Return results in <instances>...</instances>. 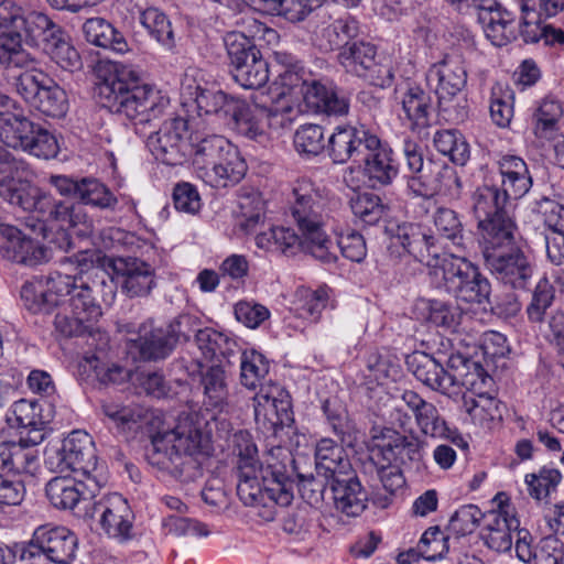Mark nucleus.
<instances>
[{"label": "nucleus", "instance_id": "obj_1", "mask_svg": "<svg viewBox=\"0 0 564 564\" xmlns=\"http://www.w3.org/2000/svg\"><path fill=\"white\" fill-rule=\"evenodd\" d=\"M234 453L237 456V495L241 502L258 510L264 521L274 520L278 507H286L293 499V476L302 499L314 508L329 505L330 476L327 474L289 473L281 463H268L264 467L258 457V448L247 431L232 436Z\"/></svg>", "mask_w": 564, "mask_h": 564}, {"label": "nucleus", "instance_id": "obj_2", "mask_svg": "<svg viewBox=\"0 0 564 564\" xmlns=\"http://www.w3.org/2000/svg\"><path fill=\"white\" fill-rule=\"evenodd\" d=\"M326 205V197L310 180L296 181L292 189L290 213L299 234L292 228L272 227L256 236L257 247L286 256L303 251L322 263H335L334 246L325 231L329 218Z\"/></svg>", "mask_w": 564, "mask_h": 564}, {"label": "nucleus", "instance_id": "obj_3", "mask_svg": "<svg viewBox=\"0 0 564 564\" xmlns=\"http://www.w3.org/2000/svg\"><path fill=\"white\" fill-rule=\"evenodd\" d=\"M97 96L101 107L120 113L135 124L160 118L170 107V98L149 84L130 65L108 64L99 69Z\"/></svg>", "mask_w": 564, "mask_h": 564}, {"label": "nucleus", "instance_id": "obj_4", "mask_svg": "<svg viewBox=\"0 0 564 564\" xmlns=\"http://www.w3.org/2000/svg\"><path fill=\"white\" fill-rule=\"evenodd\" d=\"M209 452L208 437L198 427L182 424L154 434L147 449V458L151 465L175 479L191 482L203 476V464Z\"/></svg>", "mask_w": 564, "mask_h": 564}, {"label": "nucleus", "instance_id": "obj_5", "mask_svg": "<svg viewBox=\"0 0 564 564\" xmlns=\"http://www.w3.org/2000/svg\"><path fill=\"white\" fill-rule=\"evenodd\" d=\"M61 265L65 272L54 271L50 291L57 293L59 304L67 311L79 316L76 326L88 323L94 327L102 312L84 276L93 265V252L82 251L64 257Z\"/></svg>", "mask_w": 564, "mask_h": 564}, {"label": "nucleus", "instance_id": "obj_6", "mask_svg": "<svg viewBox=\"0 0 564 564\" xmlns=\"http://www.w3.org/2000/svg\"><path fill=\"white\" fill-rule=\"evenodd\" d=\"M427 80H436L435 94L440 116L447 122L458 124L469 117V105L465 94L467 70L463 55L457 51L447 53L427 73Z\"/></svg>", "mask_w": 564, "mask_h": 564}, {"label": "nucleus", "instance_id": "obj_7", "mask_svg": "<svg viewBox=\"0 0 564 564\" xmlns=\"http://www.w3.org/2000/svg\"><path fill=\"white\" fill-rule=\"evenodd\" d=\"M432 274L435 286L458 301L478 305L490 303V281L466 257L444 254Z\"/></svg>", "mask_w": 564, "mask_h": 564}, {"label": "nucleus", "instance_id": "obj_8", "mask_svg": "<svg viewBox=\"0 0 564 564\" xmlns=\"http://www.w3.org/2000/svg\"><path fill=\"white\" fill-rule=\"evenodd\" d=\"M0 140L7 147L46 160L58 153L55 135L22 115L0 112Z\"/></svg>", "mask_w": 564, "mask_h": 564}, {"label": "nucleus", "instance_id": "obj_9", "mask_svg": "<svg viewBox=\"0 0 564 564\" xmlns=\"http://www.w3.org/2000/svg\"><path fill=\"white\" fill-rule=\"evenodd\" d=\"M224 44L232 78L246 89H258L269 80V65L256 43L240 33L228 32Z\"/></svg>", "mask_w": 564, "mask_h": 564}, {"label": "nucleus", "instance_id": "obj_10", "mask_svg": "<svg viewBox=\"0 0 564 564\" xmlns=\"http://www.w3.org/2000/svg\"><path fill=\"white\" fill-rule=\"evenodd\" d=\"M77 538L65 527L37 528L31 541L21 545V560L26 564H70Z\"/></svg>", "mask_w": 564, "mask_h": 564}, {"label": "nucleus", "instance_id": "obj_11", "mask_svg": "<svg viewBox=\"0 0 564 564\" xmlns=\"http://www.w3.org/2000/svg\"><path fill=\"white\" fill-rule=\"evenodd\" d=\"M45 465L55 473L73 471L78 477H97V456L91 436L84 431H73L59 447L46 452Z\"/></svg>", "mask_w": 564, "mask_h": 564}, {"label": "nucleus", "instance_id": "obj_12", "mask_svg": "<svg viewBox=\"0 0 564 564\" xmlns=\"http://www.w3.org/2000/svg\"><path fill=\"white\" fill-rule=\"evenodd\" d=\"M337 61L347 73L365 79L372 86L386 88L393 82L391 66L379 59L377 47L369 42L351 43L338 53Z\"/></svg>", "mask_w": 564, "mask_h": 564}, {"label": "nucleus", "instance_id": "obj_13", "mask_svg": "<svg viewBox=\"0 0 564 564\" xmlns=\"http://www.w3.org/2000/svg\"><path fill=\"white\" fill-rule=\"evenodd\" d=\"M147 147L156 160L166 165L183 164L191 148L187 119L182 116L165 119L159 130L148 137Z\"/></svg>", "mask_w": 564, "mask_h": 564}, {"label": "nucleus", "instance_id": "obj_14", "mask_svg": "<svg viewBox=\"0 0 564 564\" xmlns=\"http://www.w3.org/2000/svg\"><path fill=\"white\" fill-rule=\"evenodd\" d=\"M87 513L90 518H98L102 531L119 543H126L134 538V513L120 494H109L94 501Z\"/></svg>", "mask_w": 564, "mask_h": 564}, {"label": "nucleus", "instance_id": "obj_15", "mask_svg": "<svg viewBox=\"0 0 564 564\" xmlns=\"http://www.w3.org/2000/svg\"><path fill=\"white\" fill-rule=\"evenodd\" d=\"M486 268L501 283L514 290H525L533 275V264L517 245L482 257Z\"/></svg>", "mask_w": 564, "mask_h": 564}, {"label": "nucleus", "instance_id": "obj_16", "mask_svg": "<svg viewBox=\"0 0 564 564\" xmlns=\"http://www.w3.org/2000/svg\"><path fill=\"white\" fill-rule=\"evenodd\" d=\"M175 330L166 325L156 326L147 321L139 326L135 337L127 341V351L134 360L160 361L175 348Z\"/></svg>", "mask_w": 564, "mask_h": 564}, {"label": "nucleus", "instance_id": "obj_17", "mask_svg": "<svg viewBox=\"0 0 564 564\" xmlns=\"http://www.w3.org/2000/svg\"><path fill=\"white\" fill-rule=\"evenodd\" d=\"M1 258L28 267H36L51 258L50 249L26 236L18 227L0 220Z\"/></svg>", "mask_w": 564, "mask_h": 564}, {"label": "nucleus", "instance_id": "obj_18", "mask_svg": "<svg viewBox=\"0 0 564 564\" xmlns=\"http://www.w3.org/2000/svg\"><path fill=\"white\" fill-rule=\"evenodd\" d=\"M108 268L117 276L121 292L130 299L148 296L156 285L154 268L142 259L110 258Z\"/></svg>", "mask_w": 564, "mask_h": 564}, {"label": "nucleus", "instance_id": "obj_19", "mask_svg": "<svg viewBox=\"0 0 564 564\" xmlns=\"http://www.w3.org/2000/svg\"><path fill=\"white\" fill-rule=\"evenodd\" d=\"M376 438L380 454L388 464L411 468L419 466L423 459L425 442L412 430L406 435L393 427H382Z\"/></svg>", "mask_w": 564, "mask_h": 564}, {"label": "nucleus", "instance_id": "obj_20", "mask_svg": "<svg viewBox=\"0 0 564 564\" xmlns=\"http://www.w3.org/2000/svg\"><path fill=\"white\" fill-rule=\"evenodd\" d=\"M373 135L365 126L340 124L328 138L326 151L335 164L358 162L367 147L373 144Z\"/></svg>", "mask_w": 564, "mask_h": 564}, {"label": "nucleus", "instance_id": "obj_21", "mask_svg": "<svg viewBox=\"0 0 564 564\" xmlns=\"http://www.w3.org/2000/svg\"><path fill=\"white\" fill-rule=\"evenodd\" d=\"M101 482L98 477H66L52 478L45 487L46 497L57 509L73 510L80 501L95 498Z\"/></svg>", "mask_w": 564, "mask_h": 564}, {"label": "nucleus", "instance_id": "obj_22", "mask_svg": "<svg viewBox=\"0 0 564 564\" xmlns=\"http://www.w3.org/2000/svg\"><path fill=\"white\" fill-rule=\"evenodd\" d=\"M182 367L188 376L200 375V384L203 387V406L207 411H213L218 414L229 413L231 408V400L229 398L228 384L225 370L220 366H212L205 373H202L203 361L196 358L189 365Z\"/></svg>", "mask_w": 564, "mask_h": 564}, {"label": "nucleus", "instance_id": "obj_23", "mask_svg": "<svg viewBox=\"0 0 564 564\" xmlns=\"http://www.w3.org/2000/svg\"><path fill=\"white\" fill-rule=\"evenodd\" d=\"M0 21H4L10 29L17 31L21 42L23 37H26L40 47L51 39L50 35L55 34V30L61 29L43 13L30 12L28 15H23L20 8H14L6 2L0 3Z\"/></svg>", "mask_w": 564, "mask_h": 564}, {"label": "nucleus", "instance_id": "obj_24", "mask_svg": "<svg viewBox=\"0 0 564 564\" xmlns=\"http://www.w3.org/2000/svg\"><path fill=\"white\" fill-rule=\"evenodd\" d=\"M409 191L423 198H432L435 195L458 197L460 180L456 172L446 165H430L420 174L408 178Z\"/></svg>", "mask_w": 564, "mask_h": 564}, {"label": "nucleus", "instance_id": "obj_25", "mask_svg": "<svg viewBox=\"0 0 564 564\" xmlns=\"http://www.w3.org/2000/svg\"><path fill=\"white\" fill-rule=\"evenodd\" d=\"M182 94L195 102L199 116H215L225 124L241 100L220 89L204 87L192 79L185 80Z\"/></svg>", "mask_w": 564, "mask_h": 564}, {"label": "nucleus", "instance_id": "obj_26", "mask_svg": "<svg viewBox=\"0 0 564 564\" xmlns=\"http://www.w3.org/2000/svg\"><path fill=\"white\" fill-rule=\"evenodd\" d=\"M330 503L336 511L351 518L359 517L366 510L368 492L352 469L330 479Z\"/></svg>", "mask_w": 564, "mask_h": 564}, {"label": "nucleus", "instance_id": "obj_27", "mask_svg": "<svg viewBox=\"0 0 564 564\" xmlns=\"http://www.w3.org/2000/svg\"><path fill=\"white\" fill-rule=\"evenodd\" d=\"M357 163L362 165V174L372 187L391 184L399 172L393 150L377 134L373 135V144L366 148Z\"/></svg>", "mask_w": 564, "mask_h": 564}, {"label": "nucleus", "instance_id": "obj_28", "mask_svg": "<svg viewBox=\"0 0 564 564\" xmlns=\"http://www.w3.org/2000/svg\"><path fill=\"white\" fill-rule=\"evenodd\" d=\"M394 239L419 262L432 267L433 270L440 264L442 258L438 256L436 238L426 227L414 223L400 224Z\"/></svg>", "mask_w": 564, "mask_h": 564}, {"label": "nucleus", "instance_id": "obj_29", "mask_svg": "<svg viewBox=\"0 0 564 564\" xmlns=\"http://www.w3.org/2000/svg\"><path fill=\"white\" fill-rule=\"evenodd\" d=\"M487 39L496 46H503L518 36L516 17L502 8L496 0H484V4L476 13Z\"/></svg>", "mask_w": 564, "mask_h": 564}, {"label": "nucleus", "instance_id": "obj_30", "mask_svg": "<svg viewBox=\"0 0 564 564\" xmlns=\"http://www.w3.org/2000/svg\"><path fill=\"white\" fill-rule=\"evenodd\" d=\"M307 110L327 116H344L349 111V101L327 79L312 78L302 96Z\"/></svg>", "mask_w": 564, "mask_h": 564}, {"label": "nucleus", "instance_id": "obj_31", "mask_svg": "<svg viewBox=\"0 0 564 564\" xmlns=\"http://www.w3.org/2000/svg\"><path fill=\"white\" fill-rule=\"evenodd\" d=\"M444 355L435 357L424 351H414L406 356L408 370L429 389L447 394L451 390L447 383Z\"/></svg>", "mask_w": 564, "mask_h": 564}, {"label": "nucleus", "instance_id": "obj_32", "mask_svg": "<svg viewBox=\"0 0 564 564\" xmlns=\"http://www.w3.org/2000/svg\"><path fill=\"white\" fill-rule=\"evenodd\" d=\"M0 197L11 205L25 212H37L40 215L50 205V197L41 194L40 189L30 182L6 175L0 181Z\"/></svg>", "mask_w": 564, "mask_h": 564}, {"label": "nucleus", "instance_id": "obj_33", "mask_svg": "<svg viewBox=\"0 0 564 564\" xmlns=\"http://www.w3.org/2000/svg\"><path fill=\"white\" fill-rule=\"evenodd\" d=\"M447 383L449 390L454 387L463 386L468 389H481L488 382H491V377L486 372L484 367L478 362L462 354H452L445 359L443 357Z\"/></svg>", "mask_w": 564, "mask_h": 564}, {"label": "nucleus", "instance_id": "obj_34", "mask_svg": "<svg viewBox=\"0 0 564 564\" xmlns=\"http://www.w3.org/2000/svg\"><path fill=\"white\" fill-rule=\"evenodd\" d=\"M234 144L223 135L196 134L191 138L189 155L193 158V165L199 178L205 177V173L215 169V165L227 153L228 148Z\"/></svg>", "mask_w": 564, "mask_h": 564}, {"label": "nucleus", "instance_id": "obj_35", "mask_svg": "<svg viewBox=\"0 0 564 564\" xmlns=\"http://www.w3.org/2000/svg\"><path fill=\"white\" fill-rule=\"evenodd\" d=\"M401 105L405 118L410 121L412 132L427 137L430 119L433 111V100L429 91L416 85H410L402 93Z\"/></svg>", "mask_w": 564, "mask_h": 564}, {"label": "nucleus", "instance_id": "obj_36", "mask_svg": "<svg viewBox=\"0 0 564 564\" xmlns=\"http://www.w3.org/2000/svg\"><path fill=\"white\" fill-rule=\"evenodd\" d=\"M481 235V253L495 252L516 243L517 225L508 212L482 220L478 225Z\"/></svg>", "mask_w": 564, "mask_h": 564}, {"label": "nucleus", "instance_id": "obj_37", "mask_svg": "<svg viewBox=\"0 0 564 564\" xmlns=\"http://www.w3.org/2000/svg\"><path fill=\"white\" fill-rule=\"evenodd\" d=\"M519 520L509 517L507 512H489L486 516V524L480 531V539L485 545L497 552H508L512 547V531L518 530Z\"/></svg>", "mask_w": 564, "mask_h": 564}, {"label": "nucleus", "instance_id": "obj_38", "mask_svg": "<svg viewBox=\"0 0 564 564\" xmlns=\"http://www.w3.org/2000/svg\"><path fill=\"white\" fill-rule=\"evenodd\" d=\"M33 64L36 61L23 48L19 33L0 21V70L3 76L17 68H31Z\"/></svg>", "mask_w": 564, "mask_h": 564}, {"label": "nucleus", "instance_id": "obj_39", "mask_svg": "<svg viewBox=\"0 0 564 564\" xmlns=\"http://www.w3.org/2000/svg\"><path fill=\"white\" fill-rule=\"evenodd\" d=\"M248 171V165L238 148H228L227 153L209 172L205 173L203 182L213 188H226L237 185Z\"/></svg>", "mask_w": 564, "mask_h": 564}, {"label": "nucleus", "instance_id": "obj_40", "mask_svg": "<svg viewBox=\"0 0 564 564\" xmlns=\"http://www.w3.org/2000/svg\"><path fill=\"white\" fill-rule=\"evenodd\" d=\"M41 404L36 401L21 399L13 403L7 422L11 427L29 429V441L36 445L44 440L43 427L46 421L41 414Z\"/></svg>", "mask_w": 564, "mask_h": 564}, {"label": "nucleus", "instance_id": "obj_41", "mask_svg": "<svg viewBox=\"0 0 564 564\" xmlns=\"http://www.w3.org/2000/svg\"><path fill=\"white\" fill-rule=\"evenodd\" d=\"M41 217L61 224V227L68 226L77 228L79 236H88L93 232L94 221L85 212L82 203L52 202L45 206Z\"/></svg>", "mask_w": 564, "mask_h": 564}, {"label": "nucleus", "instance_id": "obj_42", "mask_svg": "<svg viewBox=\"0 0 564 564\" xmlns=\"http://www.w3.org/2000/svg\"><path fill=\"white\" fill-rule=\"evenodd\" d=\"M86 41L95 46L123 54L129 51L123 34L104 18H89L83 24Z\"/></svg>", "mask_w": 564, "mask_h": 564}, {"label": "nucleus", "instance_id": "obj_43", "mask_svg": "<svg viewBox=\"0 0 564 564\" xmlns=\"http://www.w3.org/2000/svg\"><path fill=\"white\" fill-rule=\"evenodd\" d=\"M562 102L551 96L541 100L532 116L533 134L541 140H552L560 130V119L563 116Z\"/></svg>", "mask_w": 564, "mask_h": 564}, {"label": "nucleus", "instance_id": "obj_44", "mask_svg": "<svg viewBox=\"0 0 564 564\" xmlns=\"http://www.w3.org/2000/svg\"><path fill=\"white\" fill-rule=\"evenodd\" d=\"M351 469V465L341 446L330 438H322L315 449V470L334 478L339 473Z\"/></svg>", "mask_w": 564, "mask_h": 564}, {"label": "nucleus", "instance_id": "obj_45", "mask_svg": "<svg viewBox=\"0 0 564 564\" xmlns=\"http://www.w3.org/2000/svg\"><path fill=\"white\" fill-rule=\"evenodd\" d=\"M50 40L41 47L61 68L74 72L82 67V59L76 48L70 44L69 36L61 28L55 30V34L50 35Z\"/></svg>", "mask_w": 564, "mask_h": 564}, {"label": "nucleus", "instance_id": "obj_46", "mask_svg": "<svg viewBox=\"0 0 564 564\" xmlns=\"http://www.w3.org/2000/svg\"><path fill=\"white\" fill-rule=\"evenodd\" d=\"M53 279L54 272L45 279V283L36 281L25 282L22 285L21 299L30 311L34 313H50L59 304L61 299H58L57 293L50 291Z\"/></svg>", "mask_w": 564, "mask_h": 564}, {"label": "nucleus", "instance_id": "obj_47", "mask_svg": "<svg viewBox=\"0 0 564 564\" xmlns=\"http://www.w3.org/2000/svg\"><path fill=\"white\" fill-rule=\"evenodd\" d=\"M473 212L478 220H487L508 212L506 206L509 198L497 186H482L473 194Z\"/></svg>", "mask_w": 564, "mask_h": 564}, {"label": "nucleus", "instance_id": "obj_48", "mask_svg": "<svg viewBox=\"0 0 564 564\" xmlns=\"http://www.w3.org/2000/svg\"><path fill=\"white\" fill-rule=\"evenodd\" d=\"M323 413L333 432L340 437L343 444L351 446L356 441V424L348 416L343 402L337 398H328L322 404Z\"/></svg>", "mask_w": 564, "mask_h": 564}, {"label": "nucleus", "instance_id": "obj_49", "mask_svg": "<svg viewBox=\"0 0 564 564\" xmlns=\"http://www.w3.org/2000/svg\"><path fill=\"white\" fill-rule=\"evenodd\" d=\"M41 78L44 79V86L32 107L46 117L63 118L68 110L65 90L48 76Z\"/></svg>", "mask_w": 564, "mask_h": 564}, {"label": "nucleus", "instance_id": "obj_50", "mask_svg": "<svg viewBox=\"0 0 564 564\" xmlns=\"http://www.w3.org/2000/svg\"><path fill=\"white\" fill-rule=\"evenodd\" d=\"M80 184L77 198L79 203L101 210H116L119 204L118 197L107 185L94 177H82Z\"/></svg>", "mask_w": 564, "mask_h": 564}, {"label": "nucleus", "instance_id": "obj_51", "mask_svg": "<svg viewBox=\"0 0 564 564\" xmlns=\"http://www.w3.org/2000/svg\"><path fill=\"white\" fill-rule=\"evenodd\" d=\"M8 459L9 475L13 473L33 476L39 469L37 449L29 437L21 438L19 443L8 442Z\"/></svg>", "mask_w": 564, "mask_h": 564}, {"label": "nucleus", "instance_id": "obj_52", "mask_svg": "<svg viewBox=\"0 0 564 564\" xmlns=\"http://www.w3.org/2000/svg\"><path fill=\"white\" fill-rule=\"evenodd\" d=\"M141 24L149 34L166 50H173L176 45L172 23L160 9L150 7L140 14Z\"/></svg>", "mask_w": 564, "mask_h": 564}, {"label": "nucleus", "instance_id": "obj_53", "mask_svg": "<svg viewBox=\"0 0 564 564\" xmlns=\"http://www.w3.org/2000/svg\"><path fill=\"white\" fill-rule=\"evenodd\" d=\"M41 76L47 75L36 70L35 64H33L31 68H17L4 77L23 100L32 107L44 86V79Z\"/></svg>", "mask_w": 564, "mask_h": 564}, {"label": "nucleus", "instance_id": "obj_54", "mask_svg": "<svg viewBox=\"0 0 564 564\" xmlns=\"http://www.w3.org/2000/svg\"><path fill=\"white\" fill-rule=\"evenodd\" d=\"M420 432L433 438L449 440L453 444L460 446L464 444L463 437L456 430H452L445 419L441 415L438 409L431 403L427 410L417 417L415 422Z\"/></svg>", "mask_w": 564, "mask_h": 564}, {"label": "nucleus", "instance_id": "obj_55", "mask_svg": "<svg viewBox=\"0 0 564 564\" xmlns=\"http://www.w3.org/2000/svg\"><path fill=\"white\" fill-rule=\"evenodd\" d=\"M433 144L440 153L449 156L451 161L457 165H465L469 159V145L458 130L436 131Z\"/></svg>", "mask_w": 564, "mask_h": 564}, {"label": "nucleus", "instance_id": "obj_56", "mask_svg": "<svg viewBox=\"0 0 564 564\" xmlns=\"http://www.w3.org/2000/svg\"><path fill=\"white\" fill-rule=\"evenodd\" d=\"M240 214V228L251 232L263 220L265 203L261 194L256 189H241L238 197Z\"/></svg>", "mask_w": 564, "mask_h": 564}, {"label": "nucleus", "instance_id": "obj_57", "mask_svg": "<svg viewBox=\"0 0 564 564\" xmlns=\"http://www.w3.org/2000/svg\"><path fill=\"white\" fill-rule=\"evenodd\" d=\"M80 375H86L87 380L97 381L100 384L118 383L123 379L124 370L116 365L105 364L96 354L86 355L79 362Z\"/></svg>", "mask_w": 564, "mask_h": 564}, {"label": "nucleus", "instance_id": "obj_58", "mask_svg": "<svg viewBox=\"0 0 564 564\" xmlns=\"http://www.w3.org/2000/svg\"><path fill=\"white\" fill-rule=\"evenodd\" d=\"M358 35L359 22L350 15L335 20L323 30V36L328 42V48L339 50V52L356 42Z\"/></svg>", "mask_w": 564, "mask_h": 564}, {"label": "nucleus", "instance_id": "obj_59", "mask_svg": "<svg viewBox=\"0 0 564 564\" xmlns=\"http://www.w3.org/2000/svg\"><path fill=\"white\" fill-rule=\"evenodd\" d=\"M433 223L442 237L451 240L457 248H466L464 226L455 210L447 207H438L433 215Z\"/></svg>", "mask_w": 564, "mask_h": 564}, {"label": "nucleus", "instance_id": "obj_60", "mask_svg": "<svg viewBox=\"0 0 564 564\" xmlns=\"http://www.w3.org/2000/svg\"><path fill=\"white\" fill-rule=\"evenodd\" d=\"M352 214L366 225L378 224L388 213V206L373 193H361L350 199Z\"/></svg>", "mask_w": 564, "mask_h": 564}, {"label": "nucleus", "instance_id": "obj_61", "mask_svg": "<svg viewBox=\"0 0 564 564\" xmlns=\"http://www.w3.org/2000/svg\"><path fill=\"white\" fill-rule=\"evenodd\" d=\"M260 10L283 15L291 22L303 21L310 13L307 0H250Z\"/></svg>", "mask_w": 564, "mask_h": 564}, {"label": "nucleus", "instance_id": "obj_62", "mask_svg": "<svg viewBox=\"0 0 564 564\" xmlns=\"http://www.w3.org/2000/svg\"><path fill=\"white\" fill-rule=\"evenodd\" d=\"M562 480V474L558 469L543 466L536 474H528L525 484L529 495L535 500L546 499Z\"/></svg>", "mask_w": 564, "mask_h": 564}, {"label": "nucleus", "instance_id": "obj_63", "mask_svg": "<svg viewBox=\"0 0 564 564\" xmlns=\"http://www.w3.org/2000/svg\"><path fill=\"white\" fill-rule=\"evenodd\" d=\"M195 344L205 360H212L217 356H226L229 346L234 344L226 335L210 327L195 332Z\"/></svg>", "mask_w": 564, "mask_h": 564}, {"label": "nucleus", "instance_id": "obj_64", "mask_svg": "<svg viewBox=\"0 0 564 564\" xmlns=\"http://www.w3.org/2000/svg\"><path fill=\"white\" fill-rule=\"evenodd\" d=\"M240 370L241 383L248 389H256L262 384V380L269 373V362L260 352H245L241 358Z\"/></svg>", "mask_w": 564, "mask_h": 564}]
</instances>
